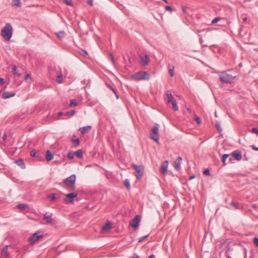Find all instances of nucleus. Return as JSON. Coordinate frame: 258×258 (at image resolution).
Masks as SVG:
<instances>
[{
    "label": "nucleus",
    "mask_w": 258,
    "mask_h": 258,
    "mask_svg": "<svg viewBox=\"0 0 258 258\" xmlns=\"http://www.w3.org/2000/svg\"><path fill=\"white\" fill-rule=\"evenodd\" d=\"M252 207H253V208H254V209H256V208H257V206H256V205H255V204H253V205H252Z\"/></svg>",
    "instance_id": "62"
},
{
    "label": "nucleus",
    "mask_w": 258,
    "mask_h": 258,
    "mask_svg": "<svg viewBox=\"0 0 258 258\" xmlns=\"http://www.w3.org/2000/svg\"><path fill=\"white\" fill-rule=\"evenodd\" d=\"M170 104L172 105L173 110L175 111H176L178 110V107L177 104V102L175 99L173 100Z\"/></svg>",
    "instance_id": "22"
},
{
    "label": "nucleus",
    "mask_w": 258,
    "mask_h": 258,
    "mask_svg": "<svg viewBox=\"0 0 258 258\" xmlns=\"http://www.w3.org/2000/svg\"><path fill=\"white\" fill-rule=\"evenodd\" d=\"M187 110V111H188V112L189 113H191V109L188 108Z\"/></svg>",
    "instance_id": "63"
},
{
    "label": "nucleus",
    "mask_w": 258,
    "mask_h": 258,
    "mask_svg": "<svg viewBox=\"0 0 258 258\" xmlns=\"http://www.w3.org/2000/svg\"><path fill=\"white\" fill-rule=\"evenodd\" d=\"M48 197L51 199V200H54L56 199V195L55 194H51Z\"/></svg>",
    "instance_id": "42"
},
{
    "label": "nucleus",
    "mask_w": 258,
    "mask_h": 258,
    "mask_svg": "<svg viewBox=\"0 0 258 258\" xmlns=\"http://www.w3.org/2000/svg\"><path fill=\"white\" fill-rule=\"evenodd\" d=\"M18 208L21 209H25L28 207V205L24 204H20L17 206Z\"/></svg>",
    "instance_id": "30"
},
{
    "label": "nucleus",
    "mask_w": 258,
    "mask_h": 258,
    "mask_svg": "<svg viewBox=\"0 0 258 258\" xmlns=\"http://www.w3.org/2000/svg\"><path fill=\"white\" fill-rule=\"evenodd\" d=\"M77 103L76 99H72L71 100V102L70 103L69 106L70 107H73L77 106Z\"/></svg>",
    "instance_id": "28"
},
{
    "label": "nucleus",
    "mask_w": 258,
    "mask_h": 258,
    "mask_svg": "<svg viewBox=\"0 0 258 258\" xmlns=\"http://www.w3.org/2000/svg\"><path fill=\"white\" fill-rule=\"evenodd\" d=\"M36 155V152L34 151H32L30 153V155L32 157H35Z\"/></svg>",
    "instance_id": "52"
},
{
    "label": "nucleus",
    "mask_w": 258,
    "mask_h": 258,
    "mask_svg": "<svg viewBox=\"0 0 258 258\" xmlns=\"http://www.w3.org/2000/svg\"><path fill=\"white\" fill-rule=\"evenodd\" d=\"M219 18H214V19L212 20V24L216 23H217V22L219 21Z\"/></svg>",
    "instance_id": "48"
},
{
    "label": "nucleus",
    "mask_w": 258,
    "mask_h": 258,
    "mask_svg": "<svg viewBox=\"0 0 258 258\" xmlns=\"http://www.w3.org/2000/svg\"><path fill=\"white\" fill-rule=\"evenodd\" d=\"M141 221V217L137 215L133 220L130 222V225L135 229L137 228L139 226V223Z\"/></svg>",
    "instance_id": "10"
},
{
    "label": "nucleus",
    "mask_w": 258,
    "mask_h": 258,
    "mask_svg": "<svg viewBox=\"0 0 258 258\" xmlns=\"http://www.w3.org/2000/svg\"><path fill=\"white\" fill-rule=\"evenodd\" d=\"M252 132L258 134V128L253 127L252 128Z\"/></svg>",
    "instance_id": "47"
},
{
    "label": "nucleus",
    "mask_w": 258,
    "mask_h": 258,
    "mask_svg": "<svg viewBox=\"0 0 258 258\" xmlns=\"http://www.w3.org/2000/svg\"><path fill=\"white\" fill-rule=\"evenodd\" d=\"M15 163H16L18 166L20 167L21 169H24L26 168V165L24 162V160L22 159H19L17 160H15L14 161Z\"/></svg>",
    "instance_id": "16"
},
{
    "label": "nucleus",
    "mask_w": 258,
    "mask_h": 258,
    "mask_svg": "<svg viewBox=\"0 0 258 258\" xmlns=\"http://www.w3.org/2000/svg\"><path fill=\"white\" fill-rule=\"evenodd\" d=\"M53 154L49 151L47 150L45 154V158L47 161H50L53 159Z\"/></svg>",
    "instance_id": "19"
},
{
    "label": "nucleus",
    "mask_w": 258,
    "mask_h": 258,
    "mask_svg": "<svg viewBox=\"0 0 258 258\" xmlns=\"http://www.w3.org/2000/svg\"><path fill=\"white\" fill-rule=\"evenodd\" d=\"M74 153L75 155L79 158H81L83 157V153L82 150H78L77 151L74 152Z\"/></svg>",
    "instance_id": "24"
},
{
    "label": "nucleus",
    "mask_w": 258,
    "mask_h": 258,
    "mask_svg": "<svg viewBox=\"0 0 258 258\" xmlns=\"http://www.w3.org/2000/svg\"><path fill=\"white\" fill-rule=\"evenodd\" d=\"M12 71L14 75H17L18 76H20L21 75V73L18 71L17 68L15 66H13Z\"/></svg>",
    "instance_id": "23"
},
{
    "label": "nucleus",
    "mask_w": 258,
    "mask_h": 258,
    "mask_svg": "<svg viewBox=\"0 0 258 258\" xmlns=\"http://www.w3.org/2000/svg\"><path fill=\"white\" fill-rule=\"evenodd\" d=\"M25 80H27L28 79L32 80V78H31V75L30 74H27L25 76Z\"/></svg>",
    "instance_id": "50"
},
{
    "label": "nucleus",
    "mask_w": 258,
    "mask_h": 258,
    "mask_svg": "<svg viewBox=\"0 0 258 258\" xmlns=\"http://www.w3.org/2000/svg\"><path fill=\"white\" fill-rule=\"evenodd\" d=\"M148 236H149V235H145V236L140 237L139 240V242H141L143 241L144 240H145L148 237Z\"/></svg>",
    "instance_id": "41"
},
{
    "label": "nucleus",
    "mask_w": 258,
    "mask_h": 258,
    "mask_svg": "<svg viewBox=\"0 0 258 258\" xmlns=\"http://www.w3.org/2000/svg\"><path fill=\"white\" fill-rule=\"evenodd\" d=\"M168 69V71H169V74H170V76L171 77H173L174 76V66H172V67H171L170 65L169 64Z\"/></svg>",
    "instance_id": "27"
},
{
    "label": "nucleus",
    "mask_w": 258,
    "mask_h": 258,
    "mask_svg": "<svg viewBox=\"0 0 258 258\" xmlns=\"http://www.w3.org/2000/svg\"><path fill=\"white\" fill-rule=\"evenodd\" d=\"M8 246L5 245L2 249L1 251V255L3 256H8L9 255V253L8 252Z\"/></svg>",
    "instance_id": "20"
},
{
    "label": "nucleus",
    "mask_w": 258,
    "mask_h": 258,
    "mask_svg": "<svg viewBox=\"0 0 258 258\" xmlns=\"http://www.w3.org/2000/svg\"><path fill=\"white\" fill-rule=\"evenodd\" d=\"M72 140H73V142L76 144H77V145H78L79 144V142H80V141H79V138H76V139H74L73 138L72 139Z\"/></svg>",
    "instance_id": "46"
},
{
    "label": "nucleus",
    "mask_w": 258,
    "mask_h": 258,
    "mask_svg": "<svg viewBox=\"0 0 258 258\" xmlns=\"http://www.w3.org/2000/svg\"><path fill=\"white\" fill-rule=\"evenodd\" d=\"M62 114H63V113H62V112H59L58 113V115H59V116H61V115H62Z\"/></svg>",
    "instance_id": "64"
},
{
    "label": "nucleus",
    "mask_w": 258,
    "mask_h": 258,
    "mask_svg": "<svg viewBox=\"0 0 258 258\" xmlns=\"http://www.w3.org/2000/svg\"><path fill=\"white\" fill-rule=\"evenodd\" d=\"M124 185L127 189L130 188V183L128 179H126L124 181Z\"/></svg>",
    "instance_id": "33"
},
{
    "label": "nucleus",
    "mask_w": 258,
    "mask_h": 258,
    "mask_svg": "<svg viewBox=\"0 0 258 258\" xmlns=\"http://www.w3.org/2000/svg\"><path fill=\"white\" fill-rule=\"evenodd\" d=\"M79 53L80 54H81L83 56H86L88 55V53L86 50L84 49H81L79 51Z\"/></svg>",
    "instance_id": "35"
},
{
    "label": "nucleus",
    "mask_w": 258,
    "mask_h": 258,
    "mask_svg": "<svg viewBox=\"0 0 258 258\" xmlns=\"http://www.w3.org/2000/svg\"><path fill=\"white\" fill-rule=\"evenodd\" d=\"M148 258H155V255L154 254H151Z\"/></svg>",
    "instance_id": "60"
},
{
    "label": "nucleus",
    "mask_w": 258,
    "mask_h": 258,
    "mask_svg": "<svg viewBox=\"0 0 258 258\" xmlns=\"http://www.w3.org/2000/svg\"><path fill=\"white\" fill-rule=\"evenodd\" d=\"M16 95L15 93H12L10 92H5L2 94V98L4 99H8L10 97H14Z\"/></svg>",
    "instance_id": "17"
},
{
    "label": "nucleus",
    "mask_w": 258,
    "mask_h": 258,
    "mask_svg": "<svg viewBox=\"0 0 258 258\" xmlns=\"http://www.w3.org/2000/svg\"><path fill=\"white\" fill-rule=\"evenodd\" d=\"M78 196V194L75 192H72L66 195L64 201L66 203H73L74 199Z\"/></svg>",
    "instance_id": "7"
},
{
    "label": "nucleus",
    "mask_w": 258,
    "mask_h": 258,
    "mask_svg": "<svg viewBox=\"0 0 258 258\" xmlns=\"http://www.w3.org/2000/svg\"><path fill=\"white\" fill-rule=\"evenodd\" d=\"M194 119L196 121V122L198 124H201V123H202V120L200 118V117H199L197 115H195V117H194Z\"/></svg>",
    "instance_id": "31"
},
{
    "label": "nucleus",
    "mask_w": 258,
    "mask_h": 258,
    "mask_svg": "<svg viewBox=\"0 0 258 258\" xmlns=\"http://www.w3.org/2000/svg\"><path fill=\"white\" fill-rule=\"evenodd\" d=\"M7 138V136L6 134L5 133L2 137V139L3 141H5L6 140Z\"/></svg>",
    "instance_id": "54"
},
{
    "label": "nucleus",
    "mask_w": 258,
    "mask_h": 258,
    "mask_svg": "<svg viewBox=\"0 0 258 258\" xmlns=\"http://www.w3.org/2000/svg\"><path fill=\"white\" fill-rule=\"evenodd\" d=\"M91 127V126L87 125L86 126L80 127L79 128V131L81 132V133L83 135L86 133H89L90 131Z\"/></svg>",
    "instance_id": "15"
},
{
    "label": "nucleus",
    "mask_w": 258,
    "mask_h": 258,
    "mask_svg": "<svg viewBox=\"0 0 258 258\" xmlns=\"http://www.w3.org/2000/svg\"><path fill=\"white\" fill-rule=\"evenodd\" d=\"M64 34H65V33L63 31H59L57 33H56V35L59 39H61L64 37Z\"/></svg>",
    "instance_id": "26"
},
{
    "label": "nucleus",
    "mask_w": 258,
    "mask_h": 258,
    "mask_svg": "<svg viewBox=\"0 0 258 258\" xmlns=\"http://www.w3.org/2000/svg\"><path fill=\"white\" fill-rule=\"evenodd\" d=\"M51 216H52L51 213H46L44 215L43 218L45 220H46L47 224H53V223L52 222Z\"/></svg>",
    "instance_id": "14"
},
{
    "label": "nucleus",
    "mask_w": 258,
    "mask_h": 258,
    "mask_svg": "<svg viewBox=\"0 0 258 258\" xmlns=\"http://www.w3.org/2000/svg\"><path fill=\"white\" fill-rule=\"evenodd\" d=\"M110 88L112 90V91H113V92L114 93V94L115 95L116 98L118 99L119 98V96L117 93L116 90L111 87H110Z\"/></svg>",
    "instance_id": "43"
},
{
    "label": "nucleus",
    "mask_w": 258,
    "mask_h": 258,
    "mask_svg": "<svg viewBox=\"0 0 258 258\" xmlns=\"http://www.w3.org/2000/svg\"><path fill=\"white\" fill-rule=\"evenodd\" d=\"M231 71L227 70L221 73L219 79L222 82L230 84L233 82L236 76L232 75Z\"/></svg>",
    "instance_id": "1"
},
{
    "label": "nucleus",
    "mask_w": 258,
    "mask_h": 258,
    "mask_svg": "<svg viewBox=\"0 0 258 258\" xmlns=\"http://www.w3.org/2000/svg\"><path fill=\"white\" fill-rule=\"evenodd\" d=\"M247 17H243V18H242V20H243V21H244V22H245V21H246L247 20Z\"/></svg>",
    "instance_id": "59"
},
{
    "label": "nucleus",
    "mask_w": 258,
    "mask_h": 258,
    "mask_svg": "<svg viewBox=\"0 0 258 258\" xmlns=\"http://www.w3.org/2000/svg\"><path fill=\"white\" fill-rule=\"evenodd\" d=\"M254 150L258 151V148L255 146H252Z\"/></svg>",
    "instance_id": "58"
},
{
    "label": "nucleus",
    "mask_w": 258,
    "mask_h": 258,
    "mask_svg": "<svg viewBox=\"0 0 258 258\" xmlns=\"http://www.w3.org/2000/svg\"><path fill=\"white\" fill-rule=\"evenodd\" d=\"M43 235L41 234L40 232H37L34 233L29 239V241L31 243H34L39 238L42 237Z\"/></svg>",
    "instance_id": "9"
},
{
    "label": "nucleus",
    "mask_w": 258,
    "mask_h": 258,
    "mask_svg": "<svg viewBox=\"0 0 258 258\" xmlns=\"http://www.w3.org/2000/svg\"><path fill=\"white\" fill-rule=\"evenodd\" d=\"M195 177V176L194 175H192L189 177V179L191 180V179H194Z\"/></svg>",
    "instance_id": "61"
},
{
    "label": "nucleus",
    "mask_w": 258,
    "mask_h": 258,
    "mask_svg": "<svg viewBox=\"0 0 258 258\" xmlns=\"http://www.w3.org/2000/svg\"><path fill=\"white\" fill-rule=\"evenodd\" d=\"M12 6L20 8L21 6V0H12Z\"/></svg>",
    "instance_id": "21"
},
{
    "label": "nucleus",
    "mask_w": 258,
    "mask_h": 258,
    "mask_svg": "<svg viewBox=\"0 0 258 258\" xmlns=\"http://www.w3.org/2000/svg\"><path fill=\"white\" fill-rule=\"evenodd\" d=\"M165 9L166 11H170V12H171L172 11V8L171 7V6H166L165 7Z\"/></svg>",
    "instance_id": "44"
},
{
    "label": "nucleus",
    "mask_w": 258,
    "mask_h": 258,
    "mask_svg": "<svg viewBox=\"0 0 258 258\" xmlns=\"http://www.w3.org/2000/svg\"><path fill=\"white\" fill-rule=\"evenodd\" d=\"M182 162V158L178 157L173 163V166L176 170H179L180 168V165Z\"/></svg>",
    "instance_id": "13"
},
{
    "label": "nucleus",
    "mask_w": 258,
    "mask_h": 258,
    "mask_svg": "<svg viewBox=\"0 0 258 258\" xmlns=\"http://www.w3.org/2000/svg\"><path fill=\"white\" fill-rule=\"evenodd\" d=\"M253 243H254V244L258 247V238L257 237H255L253 239Z\"/></svg>",
    "instance_id": "45"
},
{
    "label": "nucleus",
    "mask_w": 258,
    "mask_h": 258,
    "mask_svg": "<svg viewBox=\"0 0 258 258\" xmlns=\"http://www.w3.org/2000/svg\"><path fill=\"white\" fill-rule=\"evenodd\" d=\"M88 3L91 6H93V0H88Z\"/></svg>",
    "instance_id": "56"
},
{
    "label": "nucleus",
    "mask_w": 258,
    "mask_h": 258,
    "mask_svg": "<svg viewBox=\"0 0 258 258\" xmlns=\"http://www.w3.org/2000/svg\"><path fill=\"white\" fill-rule=\"evenodd\" d=\"M75 181L76 175L75 174H73L65 179L63 181V182L66 185L74 188L75 187Z\"/></svg>",
    "instance_id": "6"
},
{
    "label": "nucleus",
    "mask_w": 258,
    "mask_h": 258,
    "mask_svg": "<svg viewBox=\"0 0 258 258\" xmlns=\"http://www.w3.org/2000/svg\"><path fill=\"white\" fill-rule=\"evenodd\" d=\"M75 111L74 110H72L71 111L67 112L66 114L69 116H72L75 114Z\"/></svg>",
    "instance_id": "39"
},
{
    "label": "nucleus",
    "mask_w": 258,
    "mask_h": 258,
    "mask_svg": "<svg viewBox=\"0 0 258 258\" xmlns=\"http://www.w3.org/2000/svg\"><path fill=\"white\" fill-rule=\"evenodd\" d=\"M203 173L207 175V176H210V171L208 168H207L204 170Z\"/></svg>",
    "instance_id": "40"
},
{
    "label": "nucleus",
    "mask_w": 258,
    "mask_h": 258,
    "mask_svg": "<svg viewBox=\"0 0 258 258\" xmlns=\"http://www.w3.org/2000/svg\"><path fill=\"white\" fill-rule=\"evenodd\" d=\"M1 35L5 40L9 41L12 37L13 27L12 25L8 23L1 31Z\"/></svg>",
    "instance_id": "2"
},
{
    "label": "nucleus",
    "mask_w": 258,
    "mask_h": 258,
    "mask_svg": "<svg viewBox=\"0 0 258 258\" xmlns=\"http://www.w3.org/2000/svg\"><path fill=\"white\" fill-rule=\"evenodd\" d=\"M5 83V80L3 78H0V85H3Z\"/></svg>",
    "instance_id": "55"
},
{
    "label": "nucleus",
    "mask_w": 258,
    "mask_h": 258,
    "mask_svg": "<svg viewBox=\"0 0 258 258\" xmlns=\"http://www.w3.org/2000/svg\"><path fill=\"white\" fill-rule=\"evenodd\" d=\"M230 250V248H228V250H227V251L226 252V255L227 256V258H232L230 256V254L229 253V251Z\"/></svg>",
    "instance_id": "49"
},
{
    "label": "nucleus",
    "mask_w": 258,
    "mask_h": 258,
    "mask_svg": "<svg viewBox=\"0 0 258 258\" xmlns=\"http://www.w3.org/2000/svg\"><path fill=\"white\" fill-rule=\"evenodd\" d=\"M131 78L135 81L148 80L150 75L147 72L141 71L131 76Z\"/></svg>",
    "instance_id": "3"
},
{
    "label": "nucleus",
    "mask_w": 258,
    "mask_h": 258,
    "mask_svg": "<svg viewBox=\"0 0 258 258\" xmlns=\"http://www.w3.org/2000/svg\"><path fill=\"white\" fill-rule=\"evenodd\" d=\"M109 56L110 59H111L112 61L114 63V58H113V55L111 53H109Z\"/></svg>",
    "instance_id": "53"
},
{
    "label": "nucleus",
    "mask_w": 258,
    "mask_h": 258,
    "mask_svg": "<svg viewBox=\"0 0 258 258\" xmlns=\"http://www.w3.org/2000/svg\"><path fill=\"white\" fill-rule=\"evenodd\" d=\"M63 1L68 6L73 5V2L72 0H63Z\"/></svg>",
    "instance_id": "38"
},
{
    "label": "nucleus",
    "mask_w": 258,
    "mask_h": 258,
    "mask_svg": "<svg viewBox=\"0 0 258 258\" xmlns=\"http://www.w3.org/2000/svg\"><path fill=\"white\" fill-rule=\"evenodd\" d=\"M165 94L167 98V103L170 104V102L175 99L173 97L172 93L170 91L167 90Z\"/></svg>",
    "instance_id": "18"
},
{
    "label": "nucleus",
    "mask_w": 258,
    "mask_h": 258,
    "mask_svg": "<svg viewBox=\"0 0 258 258\" xmlns=\"http://www.w3.org/2000/svg\"><path fill=\"white\" fill-rule=\"evenodd\" d=\"M62 80H63V78H62V75H59L56 78V82L58 83H59V84L61 83L62 82Z\"/></svg>",
    "instance_id": "36"
},
{
    "label": "nucleus",
    "mask_w": 258,
    "mask_h": 258,
    "mask_svg": "<svg viewBox=\"0 0 258 258\" xmlns=\"http://www.w3.org/2000/svg\"><path fill=\"white\" fill-rule=\"evenodd\" d=\"M203 42H204L203 40L202 39V38H200V42L202 44V45L203 46H207V45L203 44Z\"/></svg>",
    "instance_id": "51"
},
{
    "label": "nucleus",
    "mask_w": 258,
    "mask_h": 258,
    "mask_svg": "<svg viewBox=\"0 0 258 258\" xmlns=\"http://www.w3.org/2000/svg\"><path fill=\"white\" fill-rule=\"evenodd\" d=\"M230 205L233 207L234 209H237L239 208V204L238 203H235L233 202H231L230 203Z\"/></svg>",
    "instance_id": "32"
},
{
    "label": "nucleus",
    "mask_w": 258,
    "mask_h": 258,
    "mask_svg": "<svg viewBox=\"0 0 258 258\" xmlns=\"http://www.w3.org/2000/svg\"><path fill=\"white\" fill-rule=\"evenodd\" d=\"M140 58L141 60V64L143 66H147L150 61V58L147 54L145 56H140Z\"/></svg>",
    "instance_id": "12"
},
{
    "label": "nucleus",
    "mask_w": 258,
    "mask_h": 258,
    "mask_svg": "<svg viewBox=\"0 0 258 258\" xmlns=\"http://www.w3.org/2000/svg\"><path fill=\"white\" fill-rule=\"evenodd\" d=\"M111 228V225L109 223H106L104 226L102 227V231H107L110 229Z\"/></svg>",
    "instance_id": "25"
},
{
    "label": "nucleus",
    "mask_w": 258,
    "mask_h": 258,
    "mask_svg": "<svg viewBox=\"0 0 258 258\" xmlns=\"http://www.w3.org/2000/svg\"><path fill=\"white\" fill-rule=\"evenodd\" d=\"M159 124L155 123L152 128L150 137L152 139L154 140L156 143L158 142L159 140Z\"/></svg>",
    "instance_id": "4"
},
{
    "label": "nucleus",
    "mask_w": 258,
    "mask_h": 258,
    "mask_svg": "<svg viewBox=\"0 0 258 258\" xmlns=\"http://www.w3.org/2000/svg\"><path fill=\"white\" fill-rule=\"evenodd\" d=\"M228 156H229L228 154H224L222 156V157L221 158V161H222V163H223L224 165L226 164L225 162H226V159L228 157Z\"/></svg>",
    "instance_id": "29"
},
{
    "label": "nucleus",
    "mask_w": 258,
    "mask_h": 258,
    "mask_svg": "<svg viewBox=\"0 0 258 258\" xmlns=\"http://www.w3.org/2000/svg\"><path fill=\"white\" fill-rule=\"evenodd\" d=\"M132 258H140L139 256L137 255L136 253L133 254Z\"/></svg>",
    "instance_id": "57"
},
{
    "label": "nucleus",
    "mask_w": 258,
    "mask_h": 258,
    "mask_svg": "<svg viewBox=\"0 0 258 258\" xmlns=\"http://www.w3.org/2000/svg\"><path fill=\"white\" fill-rule=\"evenodd\" d=\"M232 157L237 161H240L242 159V153L240 151L236 150L231 153Z\"/></svg>",
    "instance_id": "11"
},
{
    "label": "nucleus",
    "mask_w": 258,
    "mask_h": 258,
    "mask_svg": "<svg viewBox=\"0 0 258 258\" xmlns=\"http://www.w3.org/2000/svg\"><path fill=\"white\" fill-rule=\"evenodd\" d=\"M168 162L167 160L164 161L161 164V167L160 168V171L161 173L165 175L167 174L168 171Z\"/></svg>",
    "instance_id": "8"
},
{
    "label": "nucleus",
    "mask_w": 258,
    "mask_h": 258,
    "mask_svg": "<svg viewBox=\"0 0 258 258\" xmlns=\"http://www.w3.org/2000/svg\"><path fill=\"white\" fill-rule=\"evenodd\" d=\"M75 156L74 152H69L68 153L67 157L70 159H72Z\"/></svg>",
    "instance_id": "34"
},
{
    "label": "nucleus",
    "mask_w": 258,
    "mask_h": 258,
    "mask_svg": "<svg viewBox=\"0 0 258 258\" xmlns=\"http://www.w3.org/2000/svg\"><path fill=\"white\" fill-rule=\"evenodd\" d=\"M133 166L137 173L136 175L137 178L141 179L144 174V167L143 165H137L136 164H133Z\"/></svg>",
    "instance_id": "5"
},
{
    "label": "nucleus",
    "mask_w": 258,
    "mask_h": 258,
    "mask_svg": "<svg viewBox=\"0 0 258 258\" xmlns=\"http://www.w3.org/2000/svg\"><path fill=\"white\" fill-rule=\"evenodd\" d=\"M216 127L219 133H221L222 131V128L221 127V124L220 122H217L216 123Z\"/></svg>",
    "instance_id": "37"
}]
</instances>
